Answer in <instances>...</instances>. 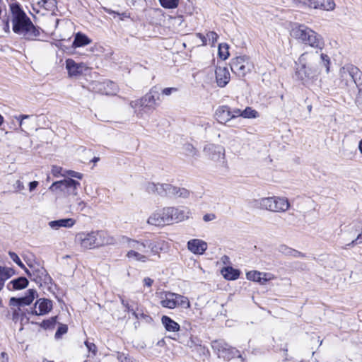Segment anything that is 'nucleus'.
Listing matches in <instances>:
<instances>
[{
    "label": "nucleus",
    "instance_id": "cd10ccee",
    "mask_svg": "<svg viewBox=\"0 0 362 362\" xmlns=\"http://www.w3.org/2000/svg\"><path fill=\"white\" fill-rule=\"evenodd\" d=\"M16 119L19 121L20 127H24L25 129H33L34 123L36 122V117H33L32 115H21L16 117Z\"/></svg>",
    "mask_w": 362,
    "mask_h": 362
},
{
    "label": "nucleus",
    "instance_id": "c03bdc74",
    "mask_svg": "<svg viewBox=\"0 0 362 362\" xmlns=\"http://www.w3.org/2000/svg\"><path fill=\"white\" fill-rule=\"evenodd\" d=\"M8 255L9 257H11V259L15 262L21 268H25V265L23 264V263L21 262V260L20 259L19 257L17 255L16 253L13 252H8Z\"/></svg>",
    "mask_w": 362,
    "mask_h": 362
},
{
    "label": "nucleus",
    "instance_id": "aec40b11",
    "mask_svg": "<svg viewBox=\"0 0 362 362\" xmlns=\"http://www.w3.org/2000/svg\"><path fill=\"white\" fill-rule=\"evenodd\" d=\"M51 278L43 267L34 268L32 273V281L37 284L42 286V284H47Z\"/></svg>",
    "mask_w": 362,
    "mask_h": 362
},
{
    "label": "nucleus",
    "instance_id": "9d476101",
    "mask_svg": "<svg viewBox=\"0 0 362 362\" xmlns=\"http://www.w3.org/2000/svg\"><path fill=\"white\" fill-rule=\"evenodd\" d=\"M230 65L231 71L240 78L244 77L253 68L252 63L246 56H240L232 59Z\"/></svg>",
    "mask_w": 362,
    "mask_h": 362
},
{
    "label": "nucleus",
    "instance_id": "49530a36",
    "mask_svg": "<svg viewBox=\"0 0 362 362\" xmlns=\"http://www.w3.org/2000/svg\"><path fill=\"white\" fill-rule=\"evenodd\" d=\"M218 35L214 31H210L206 34V38L211 42V45H214V43L217 41Z\"/></svg>",
    "mask_w": 362,
    "mask_h": 362
},
{
    "label": "nucleus",
    "instance_id": "4d7b16f0",
    "mask_svg": "<svg viewBox=\"0 0 362 362\" xmlns=\"http://www.w3.org/2000/svg\"><path fill=\"white\" fill-rule=\"evenodd\" d=\"M267 275H268V274H267V273H262V275L261 276V278H260V279L259 280V284H262V285H264V284H266V282H267L268 280L271 279V278H267Z\"/></svg>",
    "mask_w": 362,
    "mask_h": 362
},
{
    "label": "nucleus",
    "instance_id": "338daca9",
    "mask_svg": "<svg viewBox=\"0 0 362 362\" xmlns=\"http://www.w3.org/2000/svg\"><path fill=\"white\" fill-rule=\"evenodd\" d=\"M1 356L2 358L1 362H8V356L6 352H2Z\"/></svg>",
    "mask_w": 362,
    "mask_h": 362
},
{
    "label": "nucleus",
    "instance_id": "e433bc0d",
    "mask_svg": "<svg viewBox=\"0 0 362 362\" xmlns=\"http://www.w3.org/2000/svg\"><path fill=\"white\" fill-rule=\"evenodd\" d=\"M229 46L226 43H221L218 45V56L221 59L226 60L229 57Z\"/></svg>",
    "mask_w": 362,
    "mask_h": 362
},
{
    "label": "nucleus",
    "instance_id": "bf43d9fd",
    "mask_svg": "<svg viewBox=\"0 0 362 362\" xmlns=\"http://www.w3.org/2000/svg\"><path fill=\"white\" fill-rule=\"evenodd\" d=\"M39 185L37 181H33L29 183V190L30 192L33 191Z\"/></svg>",
    "mask_w": 362,
    "mask_h": 362
},
{
    "label": "nucleus",
    "instance_id": "473e14b6",
    "mask_svg": "<svg viewBox=\"0 0 362 362\" xmlns=\"http://www.w3.org/2000/svg\"><path fill=\"white\" fill-rule=\"evenodd\" d=\"M221 273L223 277L228 280L237 279L240 275V272L238 270L230 267H226L223 269H222Z\"/></svg>",
    "mask_w": 362,
    "mask_h": 362
},
{
    "label": "nucleus",
    "instance_id": "f704fd0d",
    "mask_svg": "<svg viewBox=\"0 0 362 362\" xmlns=\"http://www.w3.org/2000/svg\"><path fill=\"white\" fill-rule=\"evenodd\" d=\"M38 5L40 7L45 8L46 10L49 11H54L57 8L56 0H41L38 1Z\"/></svg>",
    "mask_w": 362,
    "mask_h": 362
},
{
    "label": "nucleus",
    "instance_id": "6e6552de",
    "mask_svg": "<svg viewBox=\"0 0 362 362\" xmlns=\"http://www.w3.org/2000/svg\"><path fill=\"white\" fill-rule=\"evenodd\" d=\"M212 349L216 352L218 357L223 358L229 361L235 356L241 358L242 362L245 361L242 355L240 354L239 351L234 347L230 346L228 343L222 339L214 340L211 342Z\"/></svg>",
    "mask_w": 362,
    "mask_h": 362
},
{
    "label": "nucleus",
    "instance_id": "79ce46f5",
    "mask_svg": "<svg viewBox=\"0 0 362 362\" xmlns=\"http://www.w3.org/2000/svg\"><path fill=\"white\" fill-rule=\"evenodd\" d=\"M57 322V317H52L48 320H43L41 323V327L45 329H49L54 327Z\"/></svg>",
    "mask_w": 362,
    "mask_h": 362
},
{
    "label": "nucleus",
    "instance_id": "603ef678",
    "mask_svg": "<svg viewBox=\"0 0 362 362\" xmlns=\"http://www.w3.org/2000/svg\"><path fill=\"white\" fill-rule=\"evenodd\" d=\"M177 88H165L162 90V94L165 95H170L173 93L176 92Z\"/></svg>",
    "mask_w": 362,
    "mask_h": 362
},
{
    "label": "nucleus",
    "instance_id": "423d86ee",
    "mask_svg": "<svg viewBox=\"0 0 362 362\" xmlns=\"http://www.w3.org/2000/svg\"><path fill=\"white\" fill-rule=\"evenodd\" d=\"M146 190L149 193L158 194L163 197L170 198H187L190 192L183 187H178L170 184H160L149 182L146 185Z\"/></svg>",
    "mask_w": 362,
    "mask_h": 362
},
{
    "label": "nucleus",
    "instance_id": "13d9d810",
    "mask_svg": "<svg viewBox=\"0 0 362 362\" xmlns=\"http://www.w3.org/2000/svg\"><path fill=\"white\" fill-rule=\"evenodd\" d=\"M68 174L70 176H71L73 177L78 178V179H81L82 176H83V175L81 173H78V172H75V171H72V170L69 171Z\"/></svg>",
    "mask_w": 362,
    "mask_h": 362
},
{
    "label": "nucleus",
    "instance_id": "4c0bfd02",
    "mask_svg": "<svg viewBox=\"0 0 362 362\" xmlns=\"http://www.w3.org/2000/svg\"><path fill=\"white\" fill-rule=\"evenodd\" d=\"M258 117V112L250 107H247L242 112V117L243 118H256Z\"/></svg>",
    "mask_w": 362,
    "mask_h": 362
},
{
    "label": "nucleus",
    "instance_id": "f3484780",
    "mask_svg": "<svg viewBox=\"0 0 362 362\" xmlns=\"http://www.w3.org/2000/svg\"><path fill=\"white\" fill-rule=\"evenodd\" d=\"M66 68L71 77L80 76L87 69V66L85 64L76 63L71 59H66Z\"/></svg>",
    "mask_w": 362,
    "mask_h": 362
},
{
    "label": "nucleus",
    "instance_id": "6ab92c4d",
    "mask_svg": "<svg viewBox=\"0 0 362 362\" xmlns=\"http://www.w3.org/2000/svg\"><path fill=\"white\" fill-rule=\"evenodd\" d=\"M36 294V291L34 289H29L27 291V293L25 296L21 298H15L12 297L10 299V305H28L32 303L33 300L35 299V296Z\"/></svg>",
    "mask_w": 362,
    "mask_h": 362
},
{
    "label": "nucleus",
    "instance_id": "774afa93",
    "mask_svg": "<svg viewBox=\"0 0 362 362\" xmlns=\"http://www.w3.org/2000/svg\"><path fill=\"white\" fill-rule=\"evenodd\" d=\"M187 345L190 347H192L193 346L198 345V344L193 339L191 338L190 341H188Z\"/></svg>",
    "mask_w": 362,
    "mask_h": 362
},
{
    "label": "nucleus",
    "instance_id": "5fc2aeb1",
    "mask_svg": "<svg viewBox=\"0 0 362 362\" xmlns=\"http://www.w3.org/2000/svg\"><path fill=\"white\" fill-rule=\"evenodd\" d=\"M196 36L197 37H199L202 40V45H203V46L206 45V44H207V38H206V36H204V35H202L200 33H196Z\"/></svg>",
    "mask_w": 362,
    "mask_h": 362
},
{
    "label": "nucleus",
    "instance_id": "a878e982",
    "mask_svg": "<svg viewBox=\"0 0 362 362\" xmlns=\"http://www.w3.org/2000/svg\"><path fill=\"white\" fill-rule=\"evenodd\" d=\"M177 293L166 292L164 294V297H162L160 300V305L163 308H166L168 309H173L177 307L176 303Z\"/></svg>",
    "mask_w": 362,
    "mask_h": 362
},
{
    "label": "nucleus",
    "instance_id": "052dcab7",
    "mask_svg": "<svg viewBox=\"0 0 362 362\" xmlns=\"http://www.w3.org/2000/svg\"><path fill=\"white\" fill-rule=\"evenodd\" d=\"M144 285L148 286V287H150L152 286L153 283V280L151 279V278L149 277H146L144 279Z\"/></svg>",
    "mask_w": 362,
    "mask_h": 362
},
{
    "label": "nucleus",
    "instance_id": "2eb2a0df",
    "mask_svg": "<svg viewBox=\"0 0 362 362\" xmlns=\"http://www.w3.org/2000/svg\"><path fill=\"white\" fill-rule=\"evenodd\" d=\"M299 3L315 9L332 11L335 8L333 0H299Z\"/></svg>",
    "mask_w": 362,
    "mask_h": 362
},
{
    "label": "nucleus",
    "instance_id": "412c9836",
    "mask_svg": "<svg viewBox=\"0 0 362 362\" xmlns=\"http://www.w3.org/2000/svg\"><path fill=\"white\" fill-rule=\"evenodd\" d=\"M215 74L217 85L221 88L225 87L230 78L228 69L226 67L218 66L216 69Z\"/></svg>",
    "mask_w": 362,
    "mask_h": 362
},
{
    "label": "nucleus",
    "instance_id": "37998d69",
    "mask_svg": "<svg viewBox=\"0 0 362 362\" xmlns=\"http://www.w3.org/2000/svg\"><path fill=\"white\" fill-rule=\"evenodd\" d=\"M184 150L187 156H195L197 154L196 148L190 144H186L184 146Z\"/></svg>",
    "mask_w": 362,
    "mask_h": 362
},
{
    "label": "nucleus",
    "instance_id": "0eeeda50",
    "mask_svg": "<svg viewBox=\"0 0 362 362\" xmlns=\"http://www.w3.org/2000/svg\"><path fill=\"white\" fill-rule=\"evenodd\" d=\"M159 100L160 96L158 88L154 86L144 97L131 101L129 105L134 109L142 107L143 109L153 110L159 105V103L158 102Z\"/></svg>",
    "mask_w": 362,
    "mask_h": 362
},
{
    "label": "nucleus",
    "instance_id": "6e6d98bb",
    "mask_svg": "<svg viewBox=\"0 0 362 362\" xmlns=\"http://www.w3.org/2000/svg\"><path fill=\"white\" fill-rule=\"evenodd\" d=\"M14 187L17 191H21L24 189V185L21 180H17L14 185Z\"/></svg>",
    "mask_w": 362,
    "mask_h": 362
},
{
    "label": "nucleus",
    "instance_id": "1a4fd4ad",
    "mask_svg": "<svg viewBox=\"0 0 362 362\" xmlns=\"http://www.w3.org/2000/svg\"><path fill=\"white\" fill-rule=\"evenodd\" d=\"M80 185L78 181L71 178H66L53 182L49 189L52 192L59 190L65 194L76 196L78 194V189Z\"/></svg>",
    "mask_w": 362,
    "mask_h": 362
},
{
    "label": "nucleus",
    "instance_id": "58836bf2",
    "mask_svg": "<svg viewBox=\"0 0 362 362\" xmlns=\"http://www.w3.org/2000/svg\"><path fill=\"white\" fill-rule=\"evenodd\" d=\"M159 1L165 8H175L179 4V0H159Z\"/></svg>",
    "mask_w": 362,
    "mask_h": 362
},
{
    "label": "nucleus",
    "instance_id": "c85d7f7f",
    "mask_svg": "<svg viewBox=\"0 0 362 362\" xmlns=\"http://www.w3.org/2000/svg\"><path fill=\"white\" fill-rule=\"evenodd\" d=\"M161 322L168 332H175L180 329V325L168 316L163 315Z\"/></svg>",
    "mask_w": 362,
    "mask_h": 362
},
{
    "label": "nucleus",
    "instance_id": "9b49d317",
    "mask_svg": "<svg viewBox=\"0 0 362 362\" xmlns=\"http://www.w3.org/2000/svg\"><path fill=\"white\" fill-rule=\"evenodd\" d=\"M339 74L345 86H348L350 83L358 86L362 77V72L352 64H347L341 68Z\"/></svg>",
    "mask_w": 362,
    "mask_h": 362
},
{
    "label": "nucleus",
    "instance_id": "a211bd4d",
    "mask_svg": "<svg viewBox=\"0 0 362 362\" xmlns=\"http://www.w3.org/2000/svg\"><path fill=\"white\" fill-rule=\"evenodd\" d=\"M207 247V243L200 239H192L187 242V249L194 255H203Z\"/></svg>",
    "mask_w": 362,
    "mask_h": 362
},
{
    "label": "nucleus",
    "instance_id": "864d4df0",
    "mask_svg": "<svg viewBox=\"0 0 362 362\" xmlns=\"http://www.w3.org/2000/svg\"><path fill=\"white\" fill-rule=\"evenodd\" d=\"M216 218V216L214 214H206L203 216V220L205 222L213 221Z\"/></svg>",
    "mask_w": 362,
    "mask_h": 362
},
{
    "label": "nucleus",
    "instance_id": "c9c22d12",
    "mask_svg": "<svg viewBox=\"0 0 362 362\" xmlns=\"http://www.w3.org/2000/svg\"><path fill=\"white\" fill-rule=\"evenodd\" d=\"M177 306H180L183 308H189L191 306L190 302L187 297L177 294L176 298Z\"/></svg>",
    "mask_w": 362,
    "mask_h": 362
},
{
    "label": "nucleus",
    "instance_id": "b1692460",
    "mask_svg": "<svg viewBox=\"0 0 362 362\" xmlns=\"http://www.w3.org/2000/svg\"><path fill=\"white\" fill-rule=\"evenodd\" d=\"M215 115L218 122L221 124H226L232 119L230 108L228 105L218 107L215 112Z\"/></svg>",
    "mask_w": 362,
    "mask_h": 362
},
{
    "label": "nucleus",
    "instance_id": "ea45409f",
    "mask_svg": "<svg viewBox=\"0 0 362 362\" xmlns=\"http://www.w3.org/2000/svg\"><path fill=\"white\" fill-rule=\"evenodd\" d=\"M262 273L257 271H250L247 273V279L250 281L259 282Z\"/></svg>",
    "mask_w": 362,
    "mask_h": 362
},
{
    "label": "nucleus",
    "instance_id": "7c9ffc66",
    "mask_svg": "<svg viewBox=\"0 0 362 362\" xmlns=\"http://www.w3.org/2000/svg\"><path fill=\"white\" fill-rule=\"evenodd\" d=\"M278 251L284 255L288 256H293L295 257H303L305 255L298 250H296L286 245H280L278 247Z\"/></svg>",
    "mask_w": 362,
    "mask_h": 362
},
{
    "label": "nucleus",
    "instance_id": "a18cd8bd",
    "mask_svg": "<svg viewBox=\"0 0 362 362\" xmlns=\"http://www.w3.org/2000/svg\"><path fill=\"white\" fill-rule=\"evenodd\" d=\"M67 330H68V327L66 325H61L58 327V329L55 333V337L59 338L62 334L66 333Z\"/></svg>",
    "mask_w": 362,
    "mask_h": 362
},
{
    "label": "nucleus",
    "instance_id": "5701e85b",
    "mask_svg": "<svg viewBox=\"0 0 362 362\" xmlns=\"http://www.w3.org/2000/svg\"><path fill=\"white\" fill-rule=\"evenodd\" d=\"M95 238H97V247L103 245H113L115 243V239L114 237L111 236L106 230H95Z\"/></svg>",
    "mask_w": 362,
    "mask_h": 362
},
{
    "label": "nucleus",
    "instance_id": "e2e57ef3",
    "mask_svg": "<svg viewBox=\"0 0 362 362\" xmlns=\"http://www.w3.org/2000/svg\"><path fill=\"white\" fill-rule=\"evenodd\" d=\"M362 243V228H361V232L359 233L357 236V238L351 242V244H354L355 243Z\"/></svg>",
    "mask_w": 362,
    "mask_h": 362
},
{
    "label": "nucleus",
    "instance_id": "f257e3e1",
    "mask_svg": "<svg viewBox=\"0 0 362 362\" xmlns=\"http://www.w3.org/2000/svg\"><path fill=\"white\" fill-rule=\"evenodd\" d=\"M329 57L325 54L305 52L296 63V76L303 84L310 86L316 81L320 73V68L325 67L327 73L329 71Z\"/></svg>",
    "mask_w": 362,
    "mask_h": 362
},
{
    "label": "nucleus",
    "instance_id": "39448f33",
    "mask_svg": "<svg viewBox=\"0 0 362 362\" xmlns=\"http://www.w3.org/2000/svg\"><path fill=\"white\" fill-rule=\"evenodd\" d=\"M291 35L303 44L315 49H322L325 46L322 37L311 28L303 24L294 25L291 30Z\"/></svg>",
    "mask_w": 362,
    "mask_h": 362
},
{
    "label": "nucleus",
    "instance_id": "f03ea898",
    "mask_svg": "<svg viewBox=\"0 0 362 362\" xmlns=\"http://www.w3.org/2000/svg\"><path fill=\"white\" fill-rule=\"evenodd\" d=\"M122 240L124 243L127 244L128 247L131 248L126 257L129 259L143 263L148 260L145 253L149 252L152 255H158L162 250L161 243L159 241L148 239L134 240L127 236H122Z\"/></svg>",
    "mask_w": 362,
    "mask_h": 362
},
{
    "label": "nucleus",
    "instance_id": "f8f14e48",
    "mask_svg": "<svg viewBox=\"0 0 362 362\" xmlns=\"http://www.w3.org/2000/svg\"><path fill=\"white\" fill-rule=\"evenodd\" d=\"M204 155L213 161L224 163V148L213 144H206L204 148Z\"/></svg>",
    "mask_w": 362,
    "mask_h": 362
},
{
    "label": "nucleus",
    "instance_id": "dca6fc26",
    "mask_svg": "<svg viewBox=\"0 0 362 362\" xmlns=\"http://www.w3.org/2000/svg\"><path fill=\"white\" fill-rule=\"evenodd\" d=\"M52 308V302L50 300L41 298L35 304V308L32 309L30 313L35 315H44L47 314Z\"/></svg>",
    "mask_w": 362,
    "mask_h": 362
},
{
    "label": "nucleus",
    "instance_id": "4be33fe9",
    "mask_svg": "<svg viewBox=\"0 0 362 362\" xmlns=\"http://www.w3.org/2000/svg\"><path fill=\"white\" fill-rule=\"evenodd\" d=\"M290 207L288 200L285 197H272V212H285Z\"/></svg>",
    "mask_w": 362,
    "mask_h": 362
},
{
    "label": "nucleus",
    "instance_id": "0e129e2a",
    "mask_svg": "<svg viewBox=\"0 0 362 362\" xmlns=\"http://www.w3.org/2000/svg\"><path fill=\"white\" fill-rule=\"evenodd\" d=\"M35 267H30V269H28L25 267V268H23L25 270L26 274L30 278L31 280H32L33 269Z\"/></svg>",
    "mask_w": 362,
    "mask_h": 362
},
{
    "label": "nucleus",
    "instance_id": "680f3d73",
    "mask_svg": "<svg viewBox=\"0 0 362 362\" xmlns=\"http://www.w3.org/2000/svg\"><path fill=\"white\" fill-rule=\"evenodd\" d=\"M3 23H4V30L6 32H8L9 31V28H10L8 18H7L6 19H4L3 21Z\"/></svg>",
    "mask_w": 362,
    "mask_h": 362
},
{
    "label": "nucleus",
    "instance_id": "393cba45",
    "mask_svg": "<svg viewBox=\"0 0 362 362\" xmlns=\"http://www.w3.org/2000/svg\"><path fill=\"white\" fill-rule=\"evenodd\" d=\"M250 203L255 209L272 211V197L255 199Z\"/></svg>",
    "mask_w": 362,
    "mask_h": 362
},
{
    "label": "nucleus",
    "instance_id": "bb28decb",
    "mask_svg": "<svg viewBox=\"0 0 362 362\" xmlns=\"http://www.w3.org/2000/svg\"><path fill=\"white\" fill-rule=\"evenodd\" d=\"M75 223L76 221L73 218H62L49 222V226L52 229L57 230L61 227L71 228L75 224Z\"/></svg>",
    "mask_w": 362,
    "mask_h": 362
},
{
    "label": "nucleus",
    "instance_id": "72a5a7b5",
    "mask_svg": "<svg viewBox=\"0 0 362 362\" xmlns=\"http://www.w3.org/2000/svg\"><path fill=\"white\" fill-rule=\"evenodd\" d=\"M9 284L12 285L13 290H21L27 287L28 281L25 277H18L10 281Z\"/></svg>",
    "mask_w": 362,
    "mask_h": 362
},
{
    "label": "nucleus",
    "instance_id": "3c124183",
    "mask_svg": "<svg viewBox=\"0 0 362 362\" xmlns=\"http://www.w3.org/2000/svg\"><path fill=\"white\" fill-rule=\"evenodd\" d=\"M62 168L57 165L52 166V173L54 177L62 175Z\"/></svg>",
    "mask_w": 362,
    "mask_h": 362
},
{
    "label": "nucleus",
    "instance_id": "7ed1b4c3",
    "mask_svg": "<svg viewBox=\"0 0 362 362\" xmlns=\"http://www.w3.org/2000/svg\"><path fill=\"white\" fill-rule=\"evenodd\" d=\"M13 31L28 40H35L40 35V28L35 26L18 4L10 5Z\"/></svg>",
    "mask_w": 362,
    "mask_h": 362
},
{
    "label": "nucleus",
    "instance_id": "de8ad7c7",
    "mask_svg": "<svg viewBox=\"0 0 362 362\" xmlns=\"http://www.w3.org/2000/svg\"><path fill=\"white\" fill-rule=\"evenodd\" d=\"M117 358L119 362H132V359L123 353H117Z\"/></svg>",
    "mask_w": 362,
    "mask_h": 362
},
{
    "label": "nucleus",
    "instance_id": "09e8293b",
    "mask_svg": "<svg viewBox=\"0 0 362 362\" xmlns=\"http://www.w3.org/2000/svg\"><path fill=\"white\" fill-rule=\"evenodd\" d=\"M242 112L243 110L239 108L230 109V115L232 119L238 117H242Z\"/></svg>",
    "mask_w": 362,
    "mask_h": 362
},
{
    "label": "nucleus",
    "instance_id": "4468645a",
    "mask_svg": "<svg viewBox=\"0 0 362 362\" xmlns=\"http://www.w3.org/2000/svg\"><path fill=\"white\" fill-rule=\"evenodd\" d=\"M93 88L95 91L106 95H115L118 91L117 85L111 81L95 82Z\"/></svg>",
    "mask_w": 362,
    "mask_h": 362
},
{
    "label": "nucleus",
    "instance_id": "69168bd1",
    "mask_svg": "<svg viewBox=\"0 0 362 362\" xmlns=\"http://www.w3.org/2000/svg\"><path fill=\"white\" fill-rule=\"evenodd\" d=\"M35 267H30V269H28L25 267V268H23L25 270L26 274L30 278L31 280H32L33 269Z\"/></svg>",
    "mask_w": 362,
    "mask_h": 362
},
{
    "label": "nucleus",
    "instance_id": "20e7f679",
    "mask_svg": "<svg viewBox=\"0 0 362 362\" xmlns=\"http://www.w3.org/2000/svg\"><path fill=\"white\" fill-rule=\"evenodd\" d=\"M191 214L190 210L185 206H168L157 210L147 220L148 224L160 226L170 224L173 222H181L188 218Z\"/></svg>",
    "mask_w": 362,
    "mask_h": 362
},
{
    "label": "nucleus",
    "instance_id": "a19ab883",
    "mask_svg": "<svg viewBox=\"0 0 362 362\" xmlns=\"http://www.w3.org/2000/svg\"><path fill=\"white\" fill-rule=\"evenodd\" d=\"M119 298L121 300V303L125 308V310L127 312H131L136 319H139L138 313L133 309V308L129 304V303L121 296L119 297Z\"/></svg>",
    "mask_w": 362,
    "mask_h": 362
},
{
    "label": "nucleus",
    "instance_id": "8fccbe9b",
    "mask_svg": "<svg viewBox=\"0 0 362 362\" xmlns=\"http://www.w3.org/2000/svg\"><path fill=\"white\" fill-rule=\"evenodd\" d=\"M85 345H86V346L87 347V349H88L89 351H90V352L93 353L94 354H95L96 351H97V347H96L95 344L88 342V341H85Z\"/></svg>",
    "mask_w": 362,
    "mask_h": 362
},
{
    "label": "nucleus",
    "instance_id": "ddd939ff",
    "mask_svg": "<svg viewBox=\"0 0 362 362\" xmlns=\"http://www.w3.org/2000/svg\"><path fill=\"white\" fill-rule=\"evenodd\" d=\"M95 231L89 233L81 232L78 233L75 238V242L83 249H92L97 247Z\"/></svg>",
    "mask_w": 362,
    "mask_h": 362
},
{
    "label": "nucleus",
    "instance_id": "2f4dec72",
    "mask_svg": "<svg viewBox=\"0 0 362 362\" xmlns=\"http://www.w3.org/2000/svg\"><path fill=\"white\" fill-rule=\"evenodd\" d=\"M91 42V40L84 34L78 33L74 38L73 46L79 47L87 45Z\"/></svg>",
    "mask_w": 362,
    "mask_h": 362
},
{
    "label": "nucleus",
    "instance_id": "c756f323",
    "mask_svg": "<svg viewBox=\"0 0 362 362\" xmlns=\"http://www.w3.org/2000/svg\"><path fill=\"white\" fill-rule=\"evenodd\" d=\"M15 274L12 268L0 266V291L4 286L5 281Z\"/></svg>",
    "mask_w": 362,
    "mask_h": 362
}]
</instances>
